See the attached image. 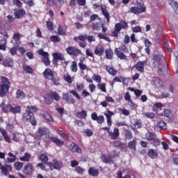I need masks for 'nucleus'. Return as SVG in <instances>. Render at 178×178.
I'll use <instances>...</instances> for the list:
<instances>
[{
    "label": "nucleus",
    "mask_w": 178,
    "mask_h": 178,
    "mask_svg": "<svg viewBox=\"0 0 178 178\" xmlns=\"http://www.w3.org/2000/svg\"><path fill=\"white\" fill-rule=\"evenodd\" d=\"M38 109L35 107L28 106L26 113L22 115V120L24 122L31 123L33 126H37V121L34 118L33 112H37Z\"/></svg>",
    "instance_id": "1"
},
{
    "label": "nucleus",
    "mask_w": 178,
    "mask_h": 178,
    "mask_svg": "<svg viewBox=\"0 0 178 178\" xmlns=\"http://www.w3.org/2000/svg\"><path fill=\"white\" fill-rule=\"evenodd\" d=\"M0 82V97H3L9 92V87H10V82L9 79L5 76H1Z\"/></svg>",
    "instance_id": "2"
},
{
    "label": "nucleus",
    "mask_w": 178,
    "mask_h": 178,
    "mask_svg": "<svg viewBox=\"0 0 178 178\" xmlns=\"http://www.w3.org/2000/svg\"><path fill=\"white\" fill-rule=\"evenodd\" d=\"M145 6L144 5V1L143 0H136V7L134 6L129 9L131 13L134 15H140V13H144L146 10Z\"/></svg>",
    "instance_id": "3"
},
{
    "label": "nucleus",
    "mask_w": 178,
    "mask_h": 178,
    "mask_svg": "<svg viewBox=\"0 0 178 178\" xmlns=\"http://www.w3.org/2000/svg\"><path fill=\"white\" fill-rule=\"evenodd\" d=\"M43 76L47 79L50 80L54 86H60L59 80L55 76V72L49 68H47L43 72Z\"/></svg>",
    "instance_id": "4"
},
{
    "label": "nucleus",
    "mask_w": 178,
    "mask_h": 178,
    "mask_svg": "<svg viewBox=\"0 0 178 178\" xmlns=\"http://www.w3.org/2000/svg\"><path fill=\"white\" fill-rule=\"evenodd\" d=\"M54 99L57 102L60 101V96L56 92H51L47 95V97H44L46 104L49 105L54 102Z\"/></svg>",
    "instance_id": "5"
},
{
    "label": "nucleus",
    "mask_w": 178,
    "mask_h": 178,
    "mask_svg": "<svg viewBox=\"0 0 178 178\" xmlns=\"http://www.w3.org/2000/svg\"><path fill=\"white\" fill-rule=\"evenodd\" d=\"M3 112H8L10 111L13 113H19L20 112V106L13 107L10 104L5 105V102H3L0 105ZM6 106V107H5Z\"/></svg>",
    "instance_id": "6"
},
{
    "label": "nucleus",
    "mask_w": 178,
    "mask_h": 178,
    "mask_svg": "<svg viewBox=\"0 0 178 178\" xmlns=\"http://www.w3.org/2000/svg\"><path fill=\"white\" fill-rule=\"evenodd\" d=\"M115 31L113 32L114 37H118V34L120 33L122 29H127V23L124 21H121L115 25Z\"/></svg>",
    "instance_id": "7"
},
{
    "label": "nucleus",
    "mask_w": 178,
    "mask_h": 178,
    "mask_svg": "<svg viewBox=\"0 0 178 178\" xmlns=\"http://www.w3.org/2000/svg\"><path fill=\"white\" fill-rule=\"evenodd\" d=\"M66 52L71 56H79V55H81L82 54L80 49H77L72 46H70L66 49Z\"/></svg>",
    "instance_id": "8"
},
{
    "label": "nucleus",
    "mask_w": 178,
    "mask_h": 178,
    "mask_svg": "<svg viewBox=\"0 0 178 178\" xmlns=\"http://www.w3.org/2000/svg\"><path fill=\"white\" fill-rule=\"evenodd\" d=\"M47 166L50 168L51 170H54V169H60L62 168V162L54 160V164L52 163L49 162L47 163Z\"/></svg>",
    "instance_id": "9"
},
{
    "label": "nucleus",
    "mask_w": 178,
    "mask_h": 178,
    "mask_svg": "<svg viewBox=\"0 0 178 178\" xmlns=\"http://www.w3.org/2000/svg\"><path fill=\"white\" fill-rule=\"evenodd\" d=\"M34 171V167L31 163H28L23 169V172L25 175H31Z\"/></svg>",
    "instance_id": "10"
},
{
    "label": "nucleus",
    "mask_w": 178,
    "mask_h": 178,
    "mask_svg": "<svg viewBox=\"0 0 178 178\" xmlns=\"http://www.w3.org/2000/svg\"><path fill=\"white\" fill-rule=\"evenodd\" d=\"M47 141L49 143H54V144H56L58 147H60V145L65 144V142L56 137H49Z\"/></svg>",
    "instance_id": "11"
},
{
    "label": "nucleus",
    "mask_w": 178,
    "mask_h": 178,
    "mask_svg": "<svg viewBox=\"0 0 178 178\" xmlns=\"http://www.w3.org/2000/svg\"><path fill=\"white\" fill-rule=\"evenodd\" d=\"M104 46L102 44H98L94 50V54L97 56H102V55H104Z\"/></svg>",
    "instance_id": "12"
},
{
    "label": "nucleus",
    "mask_w": 178,
    "mask_h": 178,
    "mask_svg": "<svg viewBox=\"0 0 178 178\" xmlns=\"http://www.w3.org/2000/svg\"><path fill=\"white\" fill-rule=\"evenodd\" d=\"M101 10L104 17L106 19L107 23H109V22H111V15L109 14V12H108V10L106 9V6H102Z\"/></svg>",
    "instance_id": "13"
},
{
    "label": "nucleus",
    "mask_w": 178,
    "mask_h": 178,
    "mask_svg": "<svg viewBox=\"0 0 178 178\" xmlns=\"http://www.w3.org/2000/svg\"><path fill=\"white\" fill-rule=\"evenodd\" d=\"M147 65V60L139 61L136 64V69L138 72H144V66Z\"/></svg>",
    "instance_id": "14"
},
{
    "label": "nucleus",
    "mask_w": 178,
    "mask_h": 178,
    "mask_svg": "<svg viewBox=\"0 0 178 178\" xmlns=\"http://www.w3.org/2000/svg\"><path fill=\"white\" fill-rule=\"evenodd\" d=\"M0 170L2 175H4L5 176H8V172H12V167L9 165H6L5 166H1Z\"/></svg>",
    "instance_id": "15"
},
{
    "label": "nucleus",
    "mask_w": 178,
    "mask_h": 178,
    "mask_svg": "<svg viewBox=\"0 0 178 178\" xmlns=\"http://www.w3.org/2000/svg\"><path fill=\"white\" fill-rule=\"evenodd\" d=\"M0 133L1 134H2L6 143H11L10 138H9V136L8 135V132L5 129L0 128Z\"/></svg>",
    "instance_id": "16"
},
{
    "label": "nucleus",
    "mask_w": 178,
    "mask_h": 178,
    "mask_svg": "<svg viewBox=\"0 0 178 178\" xmlns=\"http://www.w3.org/2000/svg\"><path fill=\"white\" fill-rule=\"evenodd\" d=\"M119 129L115 128L113 132H108V136L112 138V140H116L119 137Z\"/></svg>",
    "instance_id": "17"
},
{
    "label": "nucleus",
    "mask_w": 178,
    "mask_h": 178,
    "mask_svg": "<svg viewBox=\"0 0 178 178\" xmlns=\"http://www.w3.org/2000/svg\"><path fill=\"white\" fill-rule=\"evenodd\" d=\"M102 161L104 163H113V159L109 154H103L102 157Z\"/></svg>",
    "instance_id": "18"
},
{
    "label": "nucleus",
    "mask_w": 178,
    "mask_h": 178,
    "mask_svg": "<svg viewBox=\"0 0 178 178\" xmlns=\"http://www.w3.org/2000/svg\"><path fill=\"white\" fill-rule=\"evenodd\" d=\"M70 149L72 152H77V154H81V149H80L79 145L74 143L70 145Z\"/></svg>",
    "instance_id": "19"
},
{
    "label": "nucleus",
    "mask_w": 178,
    "mask_h": 178,
    "mask_svg": "<svg viewBox=\"0 0 178 178\" xmlns=\"http://www.w3.org/2000/svg\"><path fill=\"white\" fill-rule=\"evenodd\" d=\"M15 19H22L24 15H26V11L23 9H19L15 12L14 13Z\"/></svg>",
    "instance_id": "20"
},
{
    "label": "nucleus",
    "mask_w": 178,
    "mask_h": 178,
    "mask_svg": "<svg viewBox=\"0 0 178 178\" xmlns=\"http://www.w3.org/2000/svg\"><path fill=\"white\" fill-rule=\"evenodd\" d=\"M148 156L149 158H152V159H156V158H158V151L151 149L148 152Z\"/></svg>",
    "instance_id": "21"
},
{
    "label": "nucleus",
    "mask_w": 178,
    "mask_h": 178,
    "mask_svg": "<svg viewBox=\"0 0 178 178\" xmlns=\"http://www.w3.org/2000/svg\"><path fill=\"white\" fill-rule=\"evenodd\" d=\"M3 65L5 67H13V60L10 58L4 59L3 60Z\"/></svg>",
    "instance_id": "22"
},
{
    "label": "nucleus",
    "mask_w": 178,
    "mask_h": 178,
    "mask_svg": "<svg viewBox=\"0 0 178 178\" xmlns=\"http://www.w3.org/2000/svg\"><path fill=\"white\" fill-rule=\"evenodd\" d=\"M53 58L55 60H65V57L63 54L59 52L53 53Z\"/></svg>",
    "instance_id": "23"
},
{
    "label": "nucleus",
    "mask_w": 178,
    "mask_h": 178,
    "mask_svg": "<svg viewBox=\"0 0 178 178\" xmlns=\"http://www.w3.org/2000/svg\"><path fill=\"white\" fill-rule=\"evenodd\" d=\"M145 138L148 141H154L156 138V135L154 132H147Z\"/></svg>",
    "instance_id": "24"
},
{
    "label": "nucleus",
    "mask_w": 178,
    "mask_h": 178,
    "mask_svg": "<svg viewBox=\"0 0 178 178\" xmlns=\"http://www.w3.org/2000/svg\"><path fill=\"white\" fill-rule=\"evenodd\" d=\"M115 55H117L118 58H119V59H126L127 58V56H126L123 52H122L120 50H119V49L115 48Z\"/></svg>",
    "instance_id": "25"
},
{
    "label": "nucleus",
    "mask_w": 178,
    "mask_h": 178,
    "mask_svg": "<svg viewBox=\"0 0 178 178\" xmlns=\"http://www.w3.org/2000/svg\"><path fill=\"white\" fill-rule=\"evenodd\" d=\"M169 4L173 8L175 13L178 15V3L173 0H169Z\"/></svg>",
    "instance_id": "26"
},
{
    "label": "nucleus",
    "mask_w": 178,
    "mask_h": 178,
    "mask_svg": "<svg viewBox=\"0 0 178 178\" xmlns=\"http://www.w3.org/2000/svg\"><path fill=\"white\" fill-rule=\"evenodd\" d=\"M38 133L39 134H40V136H45L47 134H49V129L47 127H40L38 130Z\"/></svg>",
    "instance_id": "27"
},
{
    "label": "nucleus",
    "mask_w": 178,
    "mask_h": 178,
    "mask_svg": "<svg viewBox=\"0 0 178 178\" xmlns=\"http://www.w3.org/2000/svg\"><path fill=\"white\" fill-rule=\"evenodd\" d=\"M63 99L66 101L67 104H73V99L70 96H69V93H63Z\"/></svg>",
    "instance_id": "28"
},
{
    "label": "nucleus",
    "mask_w": 178,
    "mask_h": 178,
    "mask_svg": "<svg viewBox=\"0 0 178 178\" xmlns=\"http://www.w3.org/2000/svg\"><path fill=\"white\" fill-rule=\"evenodd\" d=\"M105 54H106V58L107 59H113V51L111 49H107L105 50Z\"/></svg>",
    "instance_id": "29"
},
{
    "label": "nucleus",
    "mask_w": 178,
    "mask_h": 178,
    "mask_svg": "<svg viewBox=\"0 0 178 178\" xmlns=\"http://www.w3.org/2000/svg\"><path fill=\"white\" fill-rule=\"evenodd\" d=\"M106 71L112 76H116L118 74V70H115L113 67L107 66Z\"/></svg>",
    "instance_id": "30"
},
{
    "label": "nucleus",
    "mask_w": 178,
    "mask_h": 178,
    "mask_svg": "<svg viewBox=\"0 0 178 178\" xmlns=\"http://www.w3.org/2000/svg\"><path fill=\"white\" fill-rule=\"evenodd\" d=\"M31 158V154L29 153H25L24 156L21 157L19 159L22 162H30Z\"/></svg>",
    "instance_id": "31"
},
{
    "label": "nucleus",
    "mask_w": 178,
    "mask_h": 178,
    "mask_svg": "<svg viewBox=\"0 0 178 178\" xmlns=\"http://www.w3.org/2000/svg\"><path fill=\"white\" fill-rule=\"evenodd\" d=\"M63 79L65 81H66V83H68V84H72V83H73V79L69 74H65L63 76Z\"/></svg>",
    "instance_id": "32"
},
{
    "label": "nucleus",
    "mask_w": 178,
    "mask_h": 178,
    "mask_svg": "<svg viewBox=\"0 0 178 178\" xmlns=\"http://www.w3.org/2000/svg\"><path fill=\"white\" fill-rule=\"evenodd\" d=\"M154 86L155 87H156L157 88H161V87H162V86H163V81L158 78H156L154 80Z\"/></svg>",
    "instance_id": "33"
},
{
    "label": "nucleus",
    "mask_w": 178,
    "mask_h": 178,
    "mask_svg": "<svg viewBox=\"0 0 178 178\" xmlns=\"http://www.w3.org/2000/svg\"><path fill=\"white\" fill-rule=\"evenodd\" d=\"M25 96L26 95L24 94V92L20 90H18L16 92V98H17L18 99H23Z\"/></svg>",
    "instance_id": "34"
},
{
    "label": "nucleus",
    "mask_w": 178,
    "mask_h": 178,
    "mask_svg": "<svg viewBox=\"0 0 178 178\" xmlns=\"http://www.w3.org/2000/svg\"><path fill=\"white\" fill-rule=\"evenodd\" d=\"M58 33L60 35H65V34H66V28L59 25L58 29Z\"/></svg>",
    "instance_id": "35"
},
{
    "label": "nucleus",
    "mask_w": 178,
    "mask_h": 178,
    "mask_svg": "<svg viewBox=\"0 0 178 178\" xmlns=\"http://www.w3.org/2000/svg\"><path fill=\"white\" fill-rule=\"evenodd\" d=\"M157 127H159L160 129H162L163 130H165L168 129V126L166 125V122L164 121H160L157 123Z\"/></svg>",
    "instance_id": "36"
},
{
    "label": "nucleus",
    "mask_w": 178,
    "mask_h": 178,
    "mask_svg": "<svg viewBox=\"0 0 178 178\" xmlns=\"http://www.w3.org/2000/svg\"><path fill=\"white\" fill-rule=\"evenodd\" d=\"M43 117L44 118V119L46 120H47V122H53L54 121V119L51 116V114L49 113L48 112H44L43 114Z\"/></svg>",
    "instance_id": "37"
},
{
    "label": "nucleus",
    "mask_w": 178,
    "mask_h": 178,
    "mask_svg": "<svg viewBox=\"0 0 178 178\" xmlns=\"http://www.w3.org/2000/svg\"><path fill=\"white\" fill-rule=\"evenodd\" d=\"M13 138L14 141H15L16 143H19L22 138V134L19 133H15L13 134Z\"/></svg>",
    "instance_id": "38"
},
{
    "label": "nucleus",
    "mask_w": 178,
    "mask_h": 178,
    "mask_svg": "<svg viewBox=\"0 0 178 178\" xmlns=\"http://www.w3.org/2000/svg\"><path fill=\"white\" fill-rule=\"evenodd\" d=\"M0 50L6 51V40H2L0 41Z\"/></svg>",
    "instance_id": "39"
},
{
    "label": "nucleus",
    "mask_w": 178,
    "mask_h": 178,
    "mask_svg": "<svg viewBox=\"0 0 178 178\" xmlns=\"http://www.w3.org/2000/svg\"><path fill=\"white\" fill-rule=\"evenodd\" d=\"M40 161L43 163H47V162H48V156L45 154H42L40 156Z\"/></svg>",
    "instance_id": "40"
},
{
    "label": "nucleus",
    "mask_w": 178,
    "mask_h": 178,
    "mask_svg": "<svg viewBox=\"0 0 178 178\" xmlns=\"http://www.w3.org/2000/svg\"><path fill=\"white\" fill-rule=\"evenodd\" d=\"M89 175H90V176H98V170L94 168H90L89 169Z\"/></svg>",
    "instance_id": "41"
},
{
    "label": "nucleus",
    "mask_w": 178,
    "mask_h": 178,
    "mask_svg": "<svg viewBox=\"0 0 178 178\" xmlns=\"http://www.w3.org/2000/svg\"><path fill=\"white\" fill-rule=\"evenodd\" d=\"M23 69H24V72H26V73L32 74L33 69H31V67H30V65H24Z\"/></svg>",
    "instance_id": "42"
},
{
    "label": "nucleus",
    "mask_w": 178,
    "mask_h": 178,
    "mask_svg": "<svg viewBox=\"0 0 178 178\" xmlns=\"http://www.w3.org/2000/svg\"><path fill=\"white\" fill-rule=\"evenodd\" d=\"M92 80H94V81H96V83H98V84H99L101 83V76L96 74H93L92 75Z\"/></svg>",
    "instance_id": "43"
},
{
    "label": "nucleus",
    "mask_w": 178,
    "mask_h": 178,
    "mask_svg": "<svg viewBox=\"0 0 178 178\" xmlns=\"http://www.w3.org/2000/svg\"><path fill=\"white\" fill-rule=\"evenodd\" d=\"M143 115L148 119H154V118H155V113L153 112H146L144 113Z\"/></svg>",
    "instance_id": "44"
},
{
    "label": "nucleus",
    "mask_w": 178,
    "mask_h": 178,
    "mask_svg": "<svg viewBox=\"0 0 178 178\" xmlns=\"http://www.w3.org/2000/svg\"><path fill=\"white\" fill-rule=\"evenodd\" d=\"M76 87L78 91H83V90H84V83L81 82H77L76 83Z\"/></svg>",
    "instance_id": "45"
},
{
    "label": "nucleus",
    "mask_w": 178,
    "mask_h": 178,
    "mask_svg": "<svg viewBox=\"0 0 178 178\" xmlns=\"http://www.w3.org/2000/svg\"><path fill=\"white\" fill-rule=\"evenodd\" d=\"M136 140H131L128 143V147H129L130 149H133L134 151H136Z\"/></svg>",
    "instance_id": "46"
},
{
    "label": "nucleus",
    "mask_w": 178,
    "mask_h": 178,
    "mask_svg": "<svg viewBox=\"0 0 178 178\" xmlns=\"http://www.w3.org/2000/svg\"><path fill=\"white\" fill-rule=\"evenodd\" d=\"M78 116H80L81 119H86L87 118V111H81L77 113Z\"/></svg>",
    "instance_id": "47"
},
{
    "label": "nucleus",
    "mask_w": 178,
    "mask_h": 178,
    "mask_svg": "<svg viewBox=\"0 0 178 178\" xmlns=\"http://www.w3.org/2000/svg\"><path fill=\"white\" fill-rule=\"evenodd\" d=\"M118 110L120 113H122V115H124L125 116H129V115H130V111H129V110L127 109L119 108Z\"/></svg>",
    "instance_id": "48"
},
{
    "label": "nucleus",
    "mask_w": 178,
    "mask_h": 178,
    "mask_svg": "<svg viewBox=\"0 0 178 178\" xmlns=\"http://www.w3.org/2000/svg\"><path fill=\"white\" fill-rule=\"evenodd\" d=\"M37 52L39 55H41V56H43L44 58L49 56V54H48V52L44 51V49L38 50Z\"/></svg>",
    "instance_id": "49"
},
{
    "label": "nucleus",
    "mask_w": 178,
    "mask_h": 178,
    "mask_svg": "<svg viewBox=\"0 0 178 178\" xmlns=\"http://www.w3.org/2000/svg\"><path fill=\"white\" fill-rule=\"evenodd\" d=\"M71 71H72L73 73H76V72H77V63H76L75 61H73V62L72 63Z\"/></svg>",
    "instance_id": "50"
},
{
    "label": "nucleus",
    "mask_w": 178,
    "mask_h": 178,
    "mask_svg": "<svg viewBox=\"0 0 178 178\" xmlns=\"http://www.w3.org/2000/svg\"><path fill=\"white\" fill-rule=\"evenodd\" d=\"M98 88L103 92H106V85L105 83H98Z\"/></svg>",
    "instance_id": "51"
},
{
    "label": "nucleus",
    "mask_w": 178,
    "mask_h": 178,
    "mask_svg": "<svg viewBox=\"0 0 178 178\" xmlns=\"http://www.w3.org/2000/svg\"><path fill=\"white\" fill-rule=\"evenodd\" d=\"M124 98L125 101H129L130 104H133V101H131V96H130V93H129V92H127L124 94Z\"/></svg>",
    "instance_id": "52"
},
{
    "label": "nucleus",
    "mask_w": 178,
    "mask_h": 178,
    "mask_svg": "<svg viewBox=\"0 0 178 178\" xmlns=\"http://www.w3.org/2000/svg\"><path fill=\"white\" fill-rule=\"evenodd\" d=\"M50 40L53 42H60V38H59V36H57V35H52L50 37Z\"/></svg>",
    "instance_id": "53"
},
{
    "label": "nucleus",
    "mask_w": 178,
    "mask_h": 178,
    "mask_svg": "<svg viewBox=\"0 0 178 178\" xmlns=\"http://www.w3.org/2000/svg\"><path fill=\"white\" fill-rule=\"evenodd\" d=\"M70 94H72L74 97H76L77 99H81V97H80V95L76 91V90H70Z\"/></svg>",
    "instance_id": "54"
},
{
    "label": "nucleus",
    "mask_w": 178,
    "mask_h": 178,
    "mask_svg": "<svg viewBox=\"0 0 178 178\" xmlns=\"http://www.w3.org/2000/svg\"><path fill=\"white\" fill-rule=\"evenodd\" d=\"M14 166L16 170H20L22 168H23V163L22 162H17L14 164Z\"/></svg>",
    "instance_id": "55"
},
{
    "label": "nucleus",
    "mask_w": 178,
    "mask_h": 178,
    "mask_svg": "<svg viewBox=\"0 0 178 178\" xmlns=\"http://www.w3.org/2000/svg\"><path fill=\"white\" fill-rule=\"evenodd\" d=\"M56 133L57 134L61 136L64 138V140H67V136L65 135L63 131L57 129Z\"/></svg>",
    "instance_id": "56"
},
{
    "label": "nucleus",
    "mask_w": 178,
    "mask_h": 178,
    "mask_svg": "<svg viewBox=\"0 0 178 178\" xmlns=\"http://www.w3.org/2000/svg\"><path fill=\"white\" fill-rule=\"evenodd\" d=\"M115 113L111 111H107L106 113H104L106 119H111L112 116H113Z\"/></svg>",
    "instance_id": "57"
},
{
    "label": "nucleus",
    "mask_w": 178,
    "mask_h": 178,
    "mask_svg": "<svg viewBox=\"0 0 178 178\" xmlns=\"http://www.w3.org/2000/svg\"><path fill=\"white\" fill-rule=\"evenodd\" d=\"M97 36L100 40H105L106 41H109V38L106 37L104 33H97Z\"/></svg>",
    "instance_id": "58"
},
{
    "label": "nucleus",
    "mask_w": 178,
    "mask_h": 178,
    "mask_svg": "<svg viewBox=\"0 0 178 178\" xmlns=\"http://www.w3.org/2000/svg\"><path fill=\"white\" fill-rule=\"evenodd\" d=\"M101 27H102V26L99 23L94 22L92 24V29H94V30L99 31L101 30Z\"/></svg>",
    "instance_id": "59"
},
{
    "label": "nucleus",
    "mask_w": 178,
    "mask_h": 178,
    "mask_svg": "<svg viewBox=\"0 0 178 178\" xmlns=\"http://www.w3.org/2000/svg\"><path fill=\"white\" fill-rule=\"evenodd\" d=\"M12 2L13 5H15V6H17L18 8H22V5H23V3L19 0H12Z\"/></svg>",
    "instance_id": "60"
},
{
    "label": "nucleus",
    "mask_w": 178,
    "mask_h": 178,
    "mask_svg": "<svg viewBox=\"0 0 178 178\" xmlns=\"http://www.w3.org/2000/svg\"><path fill=\"white\" fill-rule=\"evenodd\" d=\"M78 66L81 70H87L88 69V67L84 63H78Z\"/></svg>",
    "instance_id": "61"
},
{
    "label": "nucleus",
    "mask_w": 178,
    "mask_h": 178,
    "mask_svg": "<svg viewBox=\"0 0 178 178\" xmlns=\"http://www.w3.org/2000/svg\"><path fill=\"white\" fill-rule=\"evenodd\" d=\"M86 40H88L90 44H91V42H95V37L93 35H87Z\"/></svg>",
    "instance_id": "62"
},
{
    "label": "nucleus",
    "mask_w": 178,
    "mask_h": 178,
    "mask_svg": "<svg viewBox=\"0 0 178 178\" xmlns=\"http://www.w3.org/2000/svg\"><path fill=\"white\" fill-rule=\"evenodd\" d=\"M104 120H105V118H104L103 115H99L97 117V120H96L97 123H99V124H101L102 123H104Z\"/></svg>",
    "instance_id": "63"
},
{
    "label": "nucleus",
    "mask_w": 178,
    "mask_h": 178,
    "mask_svg": "<svg viewBox=\"0 0 178 178\" xmlns=\"http://www.w3.org/2000/svg\"><path fill=\"white\" fill-rule=\"evenodd\" d=\"M132 31L134 33H141V27L140 26H136L132 28Z\"/></svg>",
    "instance_id": "64"
}]
</instances>
